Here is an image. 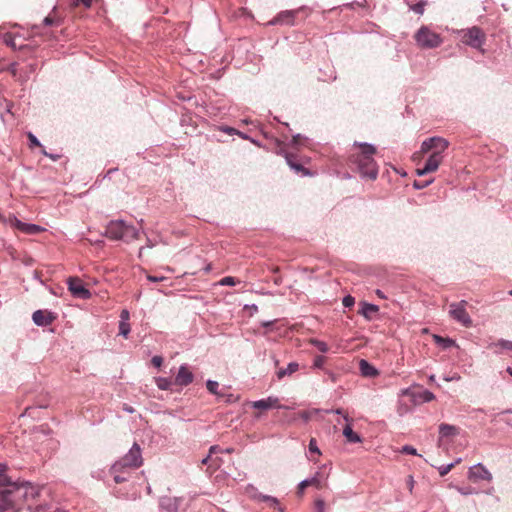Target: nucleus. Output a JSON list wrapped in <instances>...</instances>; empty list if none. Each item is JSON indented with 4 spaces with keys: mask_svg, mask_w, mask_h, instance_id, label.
I'll return each mask as SVG.
<instances>
[{
    "mask_svg": "<svg viewBox=\"0 0 512 512\" xmlns=\"http://www.w3.org/2000/svg\"><path fill=\"white\" fill-rule=\"evenodd\" d=\"M130 333V324L126 321H120L119 323V334L127 337Z\"/></svg>",
    "mask_w": 512,
    "mask_h": 512,
    "instance_id": "2f4dec72",
    "label": "nucleus"
},
{
    "mask_svg": "<svg viewBox=\"0 0 512 512\" xmlns=\"http://www.w3.org/2000/svg\"><path fill=\"white\" fill-rule=\"evenodd\" d=\"M167 278L164 276H153V275H147V280L150 282H161L166 280Z\"/></svg>",
    "mask_w": 512,
    "mask_h": 512,
    "instance_id": "09e8293b",
    "label": "nucleus"
},
{
    "mask_svg": "<svg viewBox=\"0 0 512 512\" xmlns=\"http://www.w3.org/2000/svg\"><path fill=\"white\" fill-rule=\"evenodd\" d=\"M194 380V374L189 369L187 364H182L179 369L178 373L175 376L174 384L177 386L185 387L191 384Z\"/></svg>",
    "mask_w": 512,
    "mask_h": 512,
    "instance_id": "4468645a",
    "label": "nucleus"
},
{
    "mask_svg": "<svg viewBox=\"0 0 512 512\" xmlns=\"http://www.w3.org/2000/svg\"><path fill=\"white\" fill-rule=\"evenodd\" d=\"M156 385L160 390H169L172 386V381L166 377H158L155 379Z\"/></svg>",
    "mask_w": 512,
    "mask_h": 512,
    "instance_id": "c756f323",
    "label": "nucleus"
},
{
    "mask_svg": "<svg viewBox=\"0 0 512 512\" xmlns=\"http://www.w3.org/2000/svg\"><path fill=\"white\" fill-rule=\"evenodd\" d=\"M309 451L311 453H316V454H320V450L317 446V442L314 438L310 439L309 441Z\"/></svg>",
    "mask_w": 512,
    "mask_h": 512,
    "instance_id": "58836bf2",
    "label": "nucleus"
},
{
    "mask_svg": "<svg viewBox=\"0 0 512 512\" xmlns=\"http://www.w3.org/2000/svg\"><path fill=\"white\" fill-rule=\"evenodd\" d=\"M221 131H223V132H225V133H227L229 135L240 134V132L237 131L235 128L228 127V126L222 127Z\"/></svg>",
    "mask_w": 512,
    "mask_h": 512,
    "instance_id": "8fccbe9b",
    "label": "nucleus"
},
{
    "mask_svg": "<svg viewBox=\"0 0 512 512\" xmlns=\"http://www.w3.org/2000/svg\"><path fill=\"white\" fill-rule=\"evenodd\" d=\"M3 42L8 46H15L14 38L10 33H6L5 35H3Z\"/></svg>",
    "mask_w": 512,
    "mask_h": 512,
    "instance_id": "ea45409f",
    "label": "nucleus"
},
{
    "mask_svg": "<svg viewBox=\"0 0 512 512\" xmlns=\"http://www.w3.org/2000/svg\"><path fill=\"white\" fill-rule=\"evenodd\" d=\"M327 413H335L341 415L346 421H349L348 415L345 414L342 409L327 410Z\"/></svg>",
    "mask_w": 512,
    "mask_h": 512,
    "instance_id": "3c124183",
    "label": "nucleus"
},
{
    "mask_svg": "<svg viewBox=\"0 0 512 512\" xmlns=\"http://www.w3.org/2000/svg\"><path fill=\"white\" fill-rule=\"evenodd\" d=\"M234 451L233 448H226V449H223V452L224 453H232Z\"/></svg>",
    "mask_w": 512,
    "mask_h": 512,
    "instance_id": "774afa93",
    "label": "nucleus"
},
{
    "mask_svg": "<svg viewBox=\"0 0 512 512\" xmlns=\"http://www.w3.org/2000/svg\"><path fill=\"white\" fill-rule=\"evenodd\" d=\"M454 466H455V463H449V464L442 465V466L438 467L439 474L441 476H445L446 474H448L451 471V469Z\"/></svg>",
    "mask_w": 512,
    "mask_h": 512,
    "instance_id": "e433bc0d",
    "label": "nucleus"
},
{
    "mask_svg": "<svg viewBox=\"0 0 512 512\" xmlns=\"http://www.w3.org/2000/svg\"><path fill=\"white\" fill-rule=\"evenodd\" d=\"M468 478L473 482H478L481 480L492 481L493 477L482 463H477L469 468Z\"/></svg>",
    "mask_w": 512,
    "mask_h": 512,
    "instance_id": "9d476101",
    "label": "nucleus"
},
{
    "mask_svg": "<svg viewBox=\"0 0 512 512\" xmlns=\"http://www.w3.org/2000/svg\"><path fill=\"white\" fill-rule=\"evenodd\" d=\"M17 217L14 214H9L8 216L3 218V223L9 225L10 227L13 226V222L15 221Z\"/></svg>",
    "mask_w": 512,
    "mask_h": 512,
    "instance_id": "49530a36",
    "label": "nucleus"
},
{
    "mask_svg": "<svg viewBox=\"0 0 512 512\" xmlns=\"http://www.w3.org/2000/svg\"><path fill=\"white\" fill-rule=\"evenodd\" d=\"M219 399H223L227 403H233V402L237 401L238 398L235 397L233 394H225L224 393V396L219 397Z\"/></svg>",
    "mask_w": 512,
    "mask_h": 512,
    "instance_id": "de8ad7c7",
    "label": "nucleus"
},
{
    "mask_svg": "<svg viewBox=\"0 0 512 512\" xmlns=\"http://www.w3.org/2000/svg\"><path fill=\"white\" fill-rule=\"evenodd\" d=\"M310 485H315L318 489L321 488V482H320L319 478L317 476H313L311 478L302 480L298 484V492L297 493L299 495H302L304 492V489Z\"/></svg>",
    "mask_w": 512,
    "mask_h": 512,
    "instance_id": "5701e85b",
    "label": "nucleus"
},
{
    "mask_svg": "<svg viewBox=\"0 0 512 512\" xmlns=\"http://www.w3.org/2000/svg\"><path fill=\"white\" fill-rule=\"evenodd\" d=\"M401 452L409 455H417V450L410 445L403 446Z\"/></svg>",
    "mask_w": 512,
    "mask_h": 512,
    "instance_id": "a19ab883",
    "label": "nucleus"
},
{
    "mask_svg": "<svg viewBox=\"0 0 512 512\" xmlns=\"http://www.w3.org/2000/svg\"><path fill=\"white\" fill-rule=\"evenodd\" d=\"M46 229L42 226H39L37 224L32 223H24L23 228L21 232L27 234V235H36L41 232H44Z\"/></svg>",
    "mask_w": 512,
    "mask_h": 512,
    "instance_id": "a878e982",
    "label": "nucleus"
},
{
    "mask_svg": "<svg viewBox=\"0 0 512 512\" xmlns=\"http://www.w3.org/2000/svg\"><path fill=\"white\" fill-rule=\"evenodd\" d=\"M296 13V10L283 11L279 13L272 21H270V24L293 25Z\"/></svg>",
    "mask_w": 512,
    "mask_h": 512,
    "instance_id": "6ab92c4d",
    "label": "nucleus"
},
{
    "mask_svg": "<svg viewBox=\"0 0 512 512\" xmlns=\"http://www.w3.org/2000/svg\"><path fill=\"white\" fill-rule=\"evenodd\" d=\"M218 452H223V449H221V448H220L219 446H217V445H213V446H211V447H210V449H209V453H210V455L215 454V453H218Z\"/></svg>",
    "mask_w": 512,
    "mask_h": 512,
    "instance_id": "13d9d810",
    "label": "nucleus"
},
{
    "mask_svg": "<svg viewBox=\"0 0 512 512\" xmlns=\"http://www.w3.org/2000/svg\"><path fill=\"white\" fill-rule=\"evenodd\" d=\"M359 369L361 374L365 377H375L378 375L377 369L364 359L360 360Z\"/></svg>",
    "mask_w": 512,
    "mask_h": 512,
    "instance_id": "412c9836",
    "label": "nucleus"
},
{
    "mask_svg": "<svg viewBox=\"0 0 512 512\" xmlns=\"http://www.w3.org/2000/svg\"><path fill=\"white\" fill-rule=\"evenodd\" d=\"M206 387H207V390L213 394V395H216L218 398L219 397H223L224 396V393L220 392L218 390L219 388V384L217 381H214V380H207L206 382Z\"/></svg>",
    "mask_w": 512,
    "mask_h": 512,
    "instance_id": "c85d7f7f",
    "label": "nucleus"
},
{
    "mask_svg": "<svg viewBox=\"0 0 512 512\" xmlns=\"http://www.w3.org/2000/svg\"><path fill=\"white\" fill-rule=\"evenodd\" d=\"M465 306L466 301L451 303L449 305V313L455 321L459 322L464 327H470L472 325V320L467 313Z\"/></svg>",
    "mask_w": 512,
    "mask_h": 512,
    "instance_id": "0eeeda50",
    "label": "nucleus"
},
{
    "mask_svg": "<svg viewBox=\"0 0 512 512\" xmlns=\"http://www.w3.org/2000/svg\"><path fill=\"white\" fill-rule=\"evenodd\" d=\"M428 173H429V172H424V167H423V168H418V169L416 170V174H417L418 176H423V175H426V174H428Z\"/></svg>",
    "mask_w": 512,
    "mask_h": 512,
    "instance_id": "680f3d73",
    "label": "nucleus"
},
{
    "mask_svg": "<svg viewBox=\"0 0 512 512\" xmlns=\"http://www.w3.org/2000/svg\"><path fill=\"white\" fill-rule=\"evenodd\" d=\"M407 484H408L409 491L412 492L413 487H414V479L411 475L408 476V478H407Z\"/></svg>",
    "mask_w": 512,
    "mask_h": 512,
    "instance_id": "bf43d9fd",
    "label": "nucleus"
},
{
    "mask_svg": "<svg viewBox=\"0 0 512 512\" xmlns=\"http://www.w3.org/2000/svg\"><path fill=\"white\" fill-rule=\"evenodd\" d=\"M210 456H211V455H210V453H209V454H208V456H206L204 459H202L201 463H202V464H207V462H208V460H209Z\"/></svg>",
    "mask_w": 512,
    "mask_h": 512,
    "instance_id": "338daca9",
    "label": "nucleus"
},
{
    "mask_svg": "<svg viewBox=\"0 0 512 512\" xmlns=\"http://www.w3.org/2000/svg\"><path fill=\"white\" fill-rule=\"evenodd\" d=\"M432 183V180H429V181H425V182H418V181H415L413 183V186L415 189H423L425 187H427L428 185H430Z\"/></svg>",
    "mask_w": 512,
    "mask_h": 512,
    "instance_id": "a18cd8bd",
    "label": "nucleus"
},
{
    "mask_svg": "<svg viewBox=\"0 0 512 512\" xmlns=\"http://www.w3.org/2000/svg\"><path fill=\"white\" fill-rule=\"evenodd\" d=\"M143 464L142 451L137 443H134L130 450L112 465L113 472H127L129 469H137Z\"/></svg>",
    "mask_w": 512,
    "mask_h": 512,
    "instance_id": "20e7f679",
    "label": "nucleus"
},
{
    "mask_svg": "<svg viewBox=\"0 0 512 512\" xmlns=\"http://www.w3.org/2000/svg\"><path fill=\"white\" fill-rule=\"evenodd\" d=\"M353 146L358 147L359 151L350 154L349 161L356 166L362 178L375 180L378 176V165L373 158L376 147L370 143L357 141Z\"/></svg>",
    "mask_w": 512,
    "mask_h": 512,
    "instance_id": "f257e3e1",
    "label": "nucleus"
},
{
    "mask_svg": "<svg viewBox=\"0 0 512 512\" xmlns=\"http://www.w3.org/2000/svg\"><path fill=\"white\" fill-rule=\"evenodd\" d=\"M151 362L155 367H160L163 363V359L160 356H154Z\"/></svg>",
    "mask_w": 512,
    "mask_h": 512,
    "instance_id": "864d4df0",
    "label": "nucleus"
},
{
    "mask_svg": "<svg viewBox=\"0 0 512 512\" xmlns=\"http://www.w3.org/2000/svg\"><path fill=\"white\" fill-rule=\"evenodd\" d=\"M379 308L377 305L370 303H363L362 309L360 311L361 315H363L366 319L371 318V314L378 312Z\"/></svg>",
    "mask_w": 512,
    "mask_h": 512,
    "instance_id": "cd10ccee",
    "label": "nucleus"
},
{
    "mask_svg": "<svg viewBox=\"0 0 512 512\" xmlns=\"http://www.w3.org/2000/svg\"><path fill=\"white\" fill-rule=\"evenodd\" d=\"M7 483H9V478H1V480H0V487H3Z\"/></svg>",
    "mask_w": 512,
    "mask_h": 512,
    "instance_id": "e2e57ef3",
    "label": "nucleus"
},
{
    "mask_svg": "<svg viewBox=\"0 0 512 512\" xmlns=\"http://www.w3.org/2000/svg\"><path fill=\"white\" fill-rule=\"evenodd\" d=\"M68 289L71 294L79 299H89L91 292L83 285L82 281L77 277H69L67 279Z\"/></svg>",
    "mask_w": 512,
    "mask_h": 512,
    "instance_id": "6e6552de",
    "label": "nucleus"
},
{
    "mask_svg": "<svg viewBox=\"0 0 512 512\" xmlns=\"http://www.w3.org/2000/svg\"><path fill=\"white\" fill-rule=\"evenodd\" d=\"M111 473L114 475V481H115L116 483L124 482V481H126V479H127L125 476H122V475H121L123 472H113V471L111 470Z\"/></svg>",
    "mask_w": 512,
    "mask_h": 512,
    "instance_id": "c03bdc74",
    "label": "nucleus"
},
{
    "mask_svg": "<svg viewBox=\"0 0 512 512\" xmlns=\"http://www.w3.org/2000/svg\"><path fill=\"white\" fill-rule=\"evenodd\" d=\"M462 42L472 48L481 49L485 42V33L477 26L459 31Z\"/></svg>",
    "mask_w": 512,
    "mask_h": 512,
    "instance_id": "423d86ee",
    "label": "nucleus"
},
{
    "mask_svg": "<svg viewBox=\"0 0 512 512\" xmlns=\"http://www.w3.org/2000/svg\"><path fill=\"white\" fill-rule=\"evenodd\" d=\"M43 23L45 26L57 25V21L50 16L45 17Z\"/></svg>",
    "mask_w": 512,
    "mask_h": 512,
    "instance_id": "603ef678",
    "label": "nucleus"
},
{
    "mask_svg": "<svg viewBox=\"0 0 512 512\" xmlns=\"http://www.w3.org/2000/svg\"><path fill=\"white\" fill-rule=\"evenodd\" d=\"M312 416V412L310 411H303L300 413V417L303 419L304 422H308Z\"/></svg>",
    "mask_w": 512,
    "mask_h": 512,
    "instance_id": "5fc2aeb1",
    "label": "nucleus"
},
{
    "mask_svg": "<svg viewBox=\"0 0 512 512\" xmlns=\"http://www.w3.org/2000/svg\"><path fill=\"white\" fill-rule=\"evenodd\" d=\"M235 284L236 280L231 276L224 277L219 281V285L221 286H234Z\"/></svg>",
    "mask_w": 512,
    "mask_h": 512,
    "instance_id": "c9c22d12",
    "label": "nucleus"
},
{
    "mask_svg": "<svg viewBox=\"0 0 512 512\" xmlns=\"http://www.w3.org/2000/svg\"><path fill=\"white\" fill-rule=\"evenodd\" d=\"M448 146L449 142L446 139L437 136L430 137L422 142L419 155L430 152L424 165V172L432 173L439 168Z\"/></svg>",
    "mask_w": 512,
    "mask_h": 512,
    "instance_id": "f03ea898",
    "label": "nucleus"
},
{
    "mask_svg": "<svg viewBox=\"0 0 512 512\" xmlns=\"http://www.w3.org/2000/svg\"><path fill=\"white\" fill-rule=\"evenodd\" d=\"M248 489L252 491L251 497L259 502H265L269 507L277 509L279 512H285V509L280 505L279 500L276 497L265 495L257 491L253 486H249Z\"/></svg>",
    "mask_w": 512,
    "mask_h": 512,
    "instance_id": "f8f14e48",
    "label": "nucleus"
},
{
    "mask_svg": "<svg viewBox=\"0 0 512 512\" xmlns=\"http://www.w3.org/2000/svg\"><path fill=\"white\" fill-rule=\"evenodd\" d=\"M251 405L254 409H259V410H268L271 408H277V409L286 408L285 406H282L279 404V399L277 397H273V396H269L265 399H260V400L254 401V402H252Z\"/></svg>",
    "mask_w": 512,
    "mask_h": 512,
    "instance_id": "f3484780",
    "label": "nucleus"
},
{
    "mask_svg": "<svg viewBox=\"0 0 512 512\" xmlns=\"http://www.w3.org/2000/svg\"><path fill=\"white\" fill-rule=\"evenodd\" d=\"M0 512H19L18 507L10 497L6 488L0 491Z\"/></svg>",
    "mask_w": 512,
    "mask_h": 512,
    "instance_id": "a211bd4d",
    "label": "nucleus"
},
{
    "mask_svg": "<svg viewBox=\"0 0 512 512\" xmlns=\"http://www.w3.org/2000/svg\"><path fill=\"white\" fill-rule=\"evenodd\" d=\"M285 159L287 164L291 169H293L296 173H302L303 175H309L307 169H305L301 164L297 163L294 159V156L291 154H285Z\"/></svg>",
    "mask_w": 512,
    "mask_h": 512,
    "instance_id": "4be33fe9",
    "label": "nucleus"
},
{
    "mask_svg": "<svg viewBox=\"0 0 512 512\" xmlns=\"http://www.w3.org/2000/svg\"><path fill=\"white\" fill-rule=\"evenodd\" d=\"M426 5L425 1H419L418 3L411 6V10H413L417 14H423L424 13V7Z\"/></svg>",
    "mask_w": 512,
    "mask_h": 512,
    "instance_id": "f704fd0d",
    "label": "nucleus"
},
{
    "mask_svg": "<svg viewBox=\"0 0 512 512\" xmlns=\"http://www.w3.org/2000/svg\"><path fill=\"white\" fill-rule=\"evenodd\" d=\"M376 294H377V296H379L382 299L386 298L384 293L379 289L376 290Z\"/></svg>",
    "mask_w": 512,
    "mask_h": 512,
    "instance_id": "69168bd1",
    "label": "nucleus"
},
{
    "mask_svg": "<svg viewBox=\"0 0 512 512\" xmlns=\"http://www.w3.org/2000/svg\"><path fill=\"white\" fill-rule=\"evenodd\" d=\"M160 507L165 512H178L179 500L169 496L162 497L160 499Z\"/></svg>",
    "mask_w": 512,
    "mask_h": 512,
    "instance_id": "aec40b11",
    "label": "nucleus"
},
{
    "mask_svg": "<svg viewBox=\"0 0 512 512\" xmlns=\"http://www.w3.org/2000/svg\"><path fill=\"white\" fill-rule=\"evenodd\" d=\"M433 339H434L435 343L437 345L441 346L443 349H448V348L456 345L455 341L451 338H444L439 335H434Z\"/></svg>",
    "mask_w": 512,
    "mask_h": 512,
    "instance_id": "bb28decb",
    "label": "nucleus"
},
{
    "mask_svg": "<svg viewBox=\"0 0 512 512\" xmlns=\"http://www.w3.org/2000/svg\"><path fill=\"white\" fill-rule=\"evenodd\" d=\"M343 435L350 443H360L362 442V438L359 434L353 431L351 425L347 424L343 429Z\"/></svg>",
    "mask_w": 512,
    "mask_h": 512,
    "instance_id": "b1692460",
    "label": "nucleus"
},
{
    "mask_svg": "<svg viewBox=\"0 0 512 512\" xmlns=\"http://www.w3.org/2000/svg\"><path fill=\"white\" fill-rule=\"evenodd\" d=\"M403 395H409L415 405L430 402L435 399V395L429 390L411 391L409 388L402 391Z\"/></svg>",
    "mask_w": 512,
    "mask_h": 512,
    "instance_id": "9b49d317",
    "label": "nucleus"
},
{
    "mask_svg": "<svg viewBox=\"0 0 512 512\" xmlns=\"http://www.w3.org/2000/svg\"><path fill=\"white\" fill-rule=\"evenodd\" d=\"M417 44L426 49L436 48L441 45L442 38L439 34L431 31L428 27L422 26L415 34Z\"/></svg>",
    "mask_w": 512,
    "mask_h": 512,
    "instance_id": "39448f33",
    "label": "nucleus"
},
{
    "mask_svg": "<svg viewBox=\"0 0 512 512\" xmlns=\"http://www.w3.org/2000/svg\"><path fill=\"white\" fill-rule=\"evenodd\" d=\"M326 358L324 356H316L313 361V367L321 369L325 364Z\"/></svg>",
    "mask_w": 512,
    "mask_h": 512,
    "instance_id": "4c0bfd02",
    "label": "nucleus"
},
{
    "mask_svg": "<svg viewBox=\"0 0 512 512\" xmlns=\"http://www.w3.org/2000/svg\"><path fill=\"white\" fill-rule=\"evenodd\" d=\"M55 319V314L47 310H36L32 315L34 324L40 327L50 325Z\"/></svg>",
    "mask_w": 512,
    "mask_h": 512,
    "instance_id": "2eb2a0df",
    "label": "nucleus"
},
{
    "mask_svg": "<svg viewBox=\"0 0 512 512\" xmlns=\"http://www.w3.org/2000/svg\"><path fill=\"white\" fill-rule=\"evenodd\" d=\"M24 505L31 509L30 502L40 495L41 487L29 481H20Z\"/></svg>",
    "mask_w": 512,
    "mask_h": 512,
    "instance_id": "1a4fd4ad",
    "label": "nucleus"
},
{
    "mask_svg": "<svg viewBox=\"0 0 512 512\" xmlns=\"http://www.w3.org/2000/svg\"><path fill=\"white\" fill-rule=\"evenodd\" d=\"M455 489L461 494V495H464V496H468V495H472V494H475L476 493V490L470 486H467V487H459V486H455Z\"/></svg>",
    "mask_w": 512,
    "mask_h": 512,
    "instance_id": "473e14b6",
    "label": "nucleus"
},
{
    "mask_svg": "<svg viewBox=\"0 0 512 512\" xmlns=\"http://www.w3.org/2000/svg\"><path fill=\"white\" fill-rule=\"evenodd\" d=\"M311 344L315 346L320 352L326 353L328 351V345L321 340L318 339H311Z\"/></svg>",
    "mask_w": 512,
    "mask_h": 512,
    "instance_id": "7c9ffc66",
    "label": "nucleus"
},
{
    "mask_svg": "<svg viewBox=\"0 0 512 512\" xmlns=\"http://www.w3.org/2000/svg\"><path fill=\"white\" fill-rule=\"evenodd\" d=\"M25 222H22L21 220H19L18 218L15 219V221L13 222V228L21 231L22 228H23V225H24Z\"/></svg>",
    "mask_w": 512,
    "mask_h": 512,
    "instance_id": "6e6d98bb",
    "label": "nucleus"
},
{
    "mask_svg": "<svg viewBox=\"0 0 512 512\" xmlns=\"http://www.w3.org/2000/svg\"><path fill=\"white\" fill-rule=\"evenodd\" d=\"M459 434V428L446 423H441L439 425V438H438V446L441 447L444 445V441L446 438H453Z\"/></svg>",
    "mask_w": 512,
    "mask_h": 512,
    "instance_id": "dca6fc26",
    "label": "nucleus"
},
{
    "mask_svg": "<svg viewBox=\"0 0 512 512\" xmlns=\"http://www.w3.org/2000/svg\"><path fill=\"white\" fill-rule=\"evenodd\" d=\"M342 303L345 307H352L355 303V300L352 296L347 295L343 298Z\"/></svg>",
    "mask_w": 512,
    "mask_h": 512,
    "instance_id": "37998d69",
    "label": "nucleus"
},
{
    "mask_svg": "<svg viewBox=\"0 0 512 512\" xmlns=\"http://www.w3.org/2000/svg\"><path fill=\"white\" fill-rule=\"evenodd\" d=\"M44 155L50 157L51 159L53 160H56L57 159V156L56 155H52V154H48L45 150L42 151Z\"/></svg>",
    "mask_w": 512,
    "mask_h": 512,
    "instance_id": "0e129e2a",
    "label": "nucleus"
},
{
    "mask_svg": "<svg viewBox=\"0 0 512 512\" xmlns=\"http://www.w3.org/2000/svg\"><path fill=\"white\" fill-rule=\"evenodd\" d=\"M316 512H325V502L323 499H317L315 501Z\"/></svg>",
    "mask_w": 512,
    "mask_h": 512,
    "instance_id": "79ce46f5",
    "label": "nucleus"
},
{
    "mask_svg": "<svg viewBox=\"0 0 512 512\" xmlns=\"http://www.w3.org/2000/svg\"><path fill=\"white\" fill-rule=\"evenodd\" d=\"M140 231L133 225L127 224L123 220H112L108 223L105 236L112 240H122L126 243L139 238Z\"/></svg>",
    "mask_w": 512,
    "mask_h": 512,
    "instance_id": "7ed1b4c3",
    "label": "nucleus"
},
{
    "mask_svg": "<svg viewBox=\"0 0 512 512\" xmlns=\"http://www.w3.org/2000/svg\"><path fill=\"white\" fill-rule=\"evenodd\" d=\"M120 318H121L120 321L128 322V320H129V311L128 310H122V312L120 314Z\"/></svg>",
    "mask_w": 512,
    "mask_h": 512,
    "instance_id": "4d7b16f0",
    "label": "nucleus"
},
{
    "mask_svg": "<svg viewBox=\"0 0 512 512\" xmlns=\"http://www.w3.org/2000/svg\"><path fill=\"white\" fill-rule=\"evenodd\" d=\"M299 369V365L296 362H290L286 368H281L277 371V378L282 379L285 376L292 375Z\"/></svg>",
    "mask_w": 512,
    "mask_h": 512,
    "instance_id": "393cba45",
    "label": "nucleus"
},
{
    "mask_svg": "<svg viewBox=\"0 0 512 512\" xmlns=\"http://www.w3.org/2000/svg\"><path fill=\"white\" fill-rule=\"evenodd\" d=\"M10 497L14 500V503L20 510L24 506V500L22 498V490L20 481L13 482L11 478H9V483L4 485Z\"/></svg>",
    "mask_w": 512,
    "mask_h": 512,
    "instance_id": "ddd939ff",
    "label": "nucleus"
},
{
    "mask_svg": "<svg viewBox=\"0 0 512 512\" xmlns=\"http://www.w3.org/2000/svg\"><path fill=\"white\" fill-rule=\"evenodd\" d=\"M300 138H301L300 134H296L295 136H293L292 144L297 145Z\"/></svg>",
    "mask_w": 512,
    "mask_h": 512,
    "instance_id": "052dcab7",
    "label": "nucleus"
},
{
    "mask_svg": "<svg viewBox=\"0 0 512 512\" xmlns=\"http://www.w3.org/2000/svg\"><path fill=\"white\" fill-rule=\"evenodd\" d=\"M27 137L29 139V146L32 148V147H42L41 143L39 142L38 138L32 133V132H28L27 133Z\"/></svg>",
    "mask_w": 512,
    "mask_h": 512,
    "instance_id": "72a5a7b5",
    "label": "nucleus"
}]
</instances>
